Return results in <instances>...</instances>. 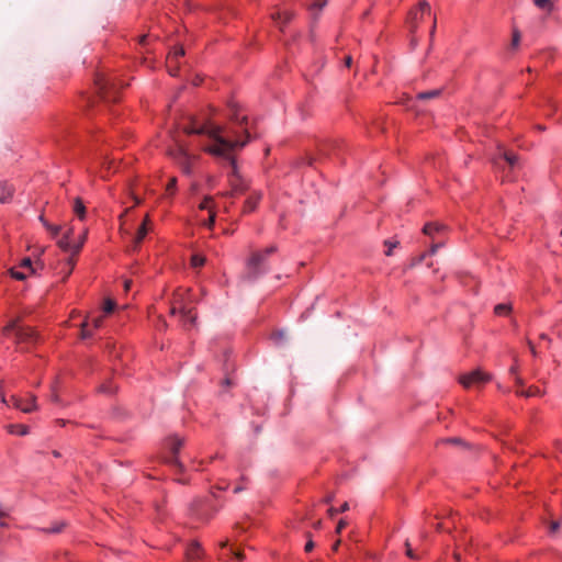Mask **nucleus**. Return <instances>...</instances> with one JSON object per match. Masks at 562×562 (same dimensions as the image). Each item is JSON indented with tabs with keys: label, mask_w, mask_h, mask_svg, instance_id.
Here are the masks:
<instances>
[{
	"label": "nucleus",
	"mask_w": 562,
	"mask_h": 562,
	"mask_svg": "<svg viewBox=\"0 0 562 562\" xmlns=\"http://www.w3.org/2000/svg\"><path fill=\"white\" fill-rule=\"evenodd\" d=\"M100 391L110 394L116 391V386L103 384L101 385Z\"/></svg>",
	"instance_id": "nucleus-42"
},
{
	"label": "nucleus",
	"mask_w": 562,
	"mask_h": 562,
	"mask_svg": "<svg viewBox=\"0 0 562 562\" xmlns=\"http://www.w3.org/2000/svg\"><path fill=\"white\" fill-rule=\"evenodd\" d=\"M40 221L43 223V225L46 227V229L55 237L58 235L60 231V226L58 225H52L49 224L43 215L40 216Z\"/></svg>",
	"instance_id": "nucleus-23"
},
{
	"label": "nucleus",
	"mask_w": 562,
	"mask_h": 562,
	"mask_svg": "<svg viewBox=\"0 0 562 562\" xmlns=\"http://www.w3.org/2000/svg\"><path fill=\"white\" fill-rule=\"evenodd\" d=\"M535 4L543 10H547L548 12H551L553 9V3L551 0H535Z\"/></svg>",
	"instance_id": "nucleus-26"
},
{
	"label": "nucleus",
	"mask_w": 562,
	"mask_h": 562,
	"mask_svg": "<svg viewBox=\"0 0 562 562\" xmlns=\"http://www.w3.org/2000/svg\"><path fill=\"white\" fill-rule=\"evenodd\" d=\"M442 246H443V241L432 243L430 250H429V255H435L437 252V250L439 248H441Z\"/></svg>",
	"instance_id": "nucleus-41"
},
{
	"label": "nucleus",
	"mask_w": 562,
	"mask_h": 562,
	"mask_svg": "<svg viewBox=\"0 0 562 562\" xmlns=\"http://www.w3.org/2000/svg\"><path fill=\"white\" fill-rule=\"evenodd\" d=\"M347 526V521L341 519L339 520L338 525H337V528H336V532L337 533H340L341 530Z\"/></svg>",
	"instance_id": "nucleus-50"
},
{
	"label": "nucleus",
	"mask_w": 562,
	"mask_h": 562,
	"mask_svg": "<svg viewBox=\"0 0 562 562\" xmlns=\"http://www.w3.org/2000/svg\"><path fill=\"white\" fill-rule=\"evenodd\" d=\"M186 557L189 562L200 559L202 557V549L200 547V543L194 541L192 542L186 551Z\"/></svg>",
	"instance_id": "nucleus-15"
},
{
	"label": "nucleus",
	"mask_w": 562,
	"mask_h": 562,
	"mask_svg": "<svg viewBox=\"0 0 562 562\" xmlns=\"http://www.w3.org/2000/svg\"><path fill=\"white\" fill-rule=\"evenodd\" d=\"M21 267L29 268L33 272L32 260L30 258H24L21 262Z\"/></svg>",
	"instance_id": "nucleus-46"
},
{
	"label": "nucleus",
	"mask_w": 562,
	"mask_h": 562,
	"mask_svg": "<svg viewBox=\"0 0 562 562\" xmlns=\"http://www.w3.org/2000/svg\"><path fill=\"white\" fill-rule=\"evenodd\" d=\"M131 284H132V281H131V280H126V281L124 282V290H125V291H128V290H130V288H131Z\"/></svg>",
	"instance_id": "nucleus-61"
},
{
	"label": "nucleus",
	"mask_w": 562,
	"mask_h": 562,
	"mask_svg": "<svg viewBox=\"0 0 562 562\" xmlns=\"http://www.w3.org/2000/svg\"><path fill=\"white\" fill-rule=\"evenodd\" d=\"M439 94H440V90H431V91L418 93L417 98L419 100H428V99L437 98Z\"/></svg>",
	"instance_id": "nucleus-29"
},
{
	"label": "nucleus",
	"mask_w": 562,
	"mask_h": 562,
	"mask_svg": "<svg viewBox=\"0 0 562 562\" xmlns=\"http://www.w3.org/2000/svg\"><path fill=\"white\" fill-rule=\"evenodd\" d=\"M169 155L181 168L183 173H192V164L198 159L195 155L190 154L188 149L182 145H178L177 148L170 150Z\"/></svg>",
	"instance_id": "nucleus-6"
},
{
	"label": "nucleus",
	"mask_w": 562,
	"mask_h": 562,
	"mask_svg": "<svg viewBox=\"0 0 562 562\" xmlns=\"http://www.w3.org/2000/svg\"><path fill=\"white\" fill-rule=\"evenodd\" d=\"M115 308V302L111 299H106L104 301L103 310L105 313H112Z\"/></svg>",
	"instance_id": "nucleus-34"
},
{
	"label": "nucleus",
	"mask_w": 562,
	"mask_h": 562,
	"mask_svg": "<svg viewBox=\"0 0 562 562\" xmlns=\"http://www.w3.org/2000/svg\"><path fill=\"white\" fill-rule=\"evenodd\" d=\"M206 261V258L202 255H193L191 257V265L194 267V268H198V267H202Z\"/></svg>",
	"instance_id": "nucleus-30"
},
{
	"label": "nucleus",
	"mask_w": 562,
	"mask_h": 562,
	"mask_svg": "<svg viewBox=\"0 0 562 562\" xmlns=\"http://www.w3.org/2000/svg\"><path fill=\"white\" fill-rule=\"evenodd\" d=\"M85 239H86V233L81 236V238H79V241L77 244H74V255H77L80 251V249L85 243Z\"/></svg>",
	"instance_id": "nucleus-36"
},
{
	"label": "nucleus",
	"mask_w": 562,
	"mask_h": 562,
	"mask_svg": "<svg viewBox=\"0 0 562 562\" xmlns=\"http://www.w3.org/2000/svg\"><path fill=\"white\" fill-rule=\"evenodd\" d=\"M516 394L525 397L540 396L541 390L538 386H529L527 390H516Z\"/></svg>",
	"instance_id": "nucleus-20"
},
{
	"label": "nucleus",
	"mask_w": 562,
	"mask_h": 562,
	"mask_svg": "<svg viewBox=\"0 0 562 562\" xmlns=\"http://www.w3.org/2000/svg\"><path fill=\"white\" fill-rule=\"evenodd\" d=\"M11 276L16 280H24L26 276L23 272L11 269Z\"/></svg>",
	"instance_id": "nucleus-44"
},
{
	"label": "nucleus",
	"mask_w": 562,
	"mask_h": 562,
	"mask_svg": "<svg viewBox=\"0 0 562 562\" xmlns=\"http://www.w3.org/2000/svg\"><path fill=\"white\" fill-rule=\"evenodd\" d=\"M405 547H406V555L413 560L417 559V555L414 553L413 549L411 548L408 540L405 542Z\"/></svg>",
	"instance_id": "nucleus-40"
},
{
	"label": "nucleus",
	"mask_w": 562,
	"mask_h": 562,
	"mask_svg": "<svg viewBox=\"0 0 562 562\" xmlns=\"http://www.w3.org/2000/svg\"><path fill=\"white\" fill-rule=\"evenodd\" d=\"M177 313H179V306L175 305V304L171 302L170 314H171V315H176Z\"/></svg>",
	"instance_id": "nucleus-55"
},
{
	"label": "nucleus",
	"mask_w": 562,
	"mask_h": 562,
	"mask_svg": "<svg viewBox=\"0 0 562 562\" xmlns=\"http://www.w3.org/2000/svg\"><path fill=\"white\" fill-rule=\"evenodd\" d=\"M229 114L232 125L222 126L211 122L200 124L195 119L190 125L183 127L188 135H206L212 144L203 146V150L220 158H234L233 153L241 149L249 140L247 116L239 117L235 106Z\"/></svg>",
	"instance_id": "nucleus-1"
},
{
	"label": "nucleus",
	"mask_w": 562,
	"mask_h": 562,
	"mask_svg": "<svg viewBox=\"0 0 562 562\" xmlns=\"http://www.w3.org/2000/svg\"><path fill=\"white\" fill-rule=\"evenodd\" d=\"M150 223V220H149V215L147 214L143 221V223L140 224V226L138 227L137 229V233H136V236L134 238V247L137 248L140 243L143 241V239L145 238V236L147 235L148 233V224Z\"/></svg>",
	"instance_id": "nucleus-14"
},
{
	"label": "nucleus",
	"mask_w": 562,
	"mask_h": 562,
	"mask_svg": "<svg viewBox=\"0 0 562 562\" xmlns=\"http://www.w3.org/2000/svg\"><path fill=\"white\" fill-rule=\"evenodd\" d=\"M175 305L179 306V314L187 315L190 314L189 303L192 302L190 291L189 290H177L173 293V297L171 301Z\"/></svg>",
	"instance_id": "nucleus-9"
},
{
	"label": "nucleus",
	"mask_w": 562,
	"mask_h": 562,
	"mask_svg": "<svg viewBox=\"0 0 562 562\" xmlns=\"http://www.w3.org/2000/svg\"><path fill=\"white\" fill-rule=\"evenodd\" d=\"M348 509H349V504H348L347 502H345V503L341 505V507H340V508H337V509H336V508H334V507H330V508L328 509V515H329L330 517H334L338 512L344 513V512H347Z\"/></svg>",
	"instance_id": "nucleus-33"
},
{
	"label": "nucleus",
	"mask_w": 562,
	"mask_h": 562,
	"mask_svg": "<svg viewBox=\"0 0 562 562\" xmlns=\"http://www.w3.org/2000/svg\"><path fill=\"white\" fill-rule=\"evenodd\" d=\"M103 317L99 316L92 319V325L94 328H99L102 325Z\"/></svg>",
	"instance_id": "nucleus-48"
},
{
	"label": "nucleus",
	"mask_w": 562,
	"mask_h": 562,
	"mask_svg": "<svg viewBox=\"0 0 562 562\" xmlns=\"http://www.w3.org/2000/svg\"><path fill=\"white\" fill-rule=\"evenodd\" d=\"M196 319V315L192 313V308H190V314L181 315V321L183 322V325L187 324L194 325Z\"/></svg>",
	"instance_id": "nucleus-32"
},
{
	"label": "nucleus",
	"mask_w": 562,
	"mask_h": 562,
	"mask_svg": "<svg viewBox=\"0 0 562 562\" xmlns=\"http://www.w3.org/2000/svg\"><path fill=\"white\" fill-rule=\"evenodd\" d=\"M502 157L508 164L510 169H515L516 167L519 166V157L516 154L509 153V151H504L502 154Z\"/></svg>",
	"instance_id": "nucleus-19"
},
{
	"label": "nucleus",
	"mask_w": 562,
	"mask_h": 562,
	"mask_svg": "<svg viewBox=\"0 0 562 562\" xmlns=\"http://www.w3.org/2000/svg\"><path fill=\"white\" fill-rule=\"evenodd\" d=\"M184 55V49L182 47H176L168 56L167 63L177 61L179 57Z\"/></svg>",
	"instance_id": "nucleus-24"
},
{
	"label": "nucleus",
	"mask_w": 562,
	"mask_h": 562,
	"mask_svg": "<svg viewBox=\"0 0 562 562\" xmlns=\"http://www.w3.org/2000/svg\"><path fill=\"white\" fill-rule=\"evenodd\" d=\"M5 517H8V512L3 510L0 507V528H7L8 527V524L4 520Z\"/></svg>",
	"instance_id": "nucleus-37"
},
{
	"label": "nucleus",
	"mask_w": 562,
	"mask_h": 562,
	"mask_svg": "<svg viewBox=\"0 0 562 562\" xmlns=\"http://www.w3.org/2000/svg\"><path fill=\"white\" fill-rule=\"evenodd\" d=\"M509 373L510 374H517V367L516 366H513L510 369H509Z\"/></svg>",
	"instance_id": "nucleus-63"
},
{
	"label": "nucleus",
	"mask_w": 562,
	"mask_h": 562,
	"mask_svg": "<svg viewBox=\"0 0 562 562\" xmlns=\"http://www.w3.org/2000/svg\"><path fill=\"white\" fill-rule=\"evenodd\" d=\"M223 385L229 386L232 384L231 380L228 378L224 379L222 382Z\"/></svg>",
	"instance_id": "nucleus-62"
},
{
	"label": "nucleus",
	"mask_w": 562,
	"mask_h": 562,
	"mask_svg": "<svg viewBox=\"0 0 562 562\" xmlns=\"http://www.w3.org/2000/svg\"><path fill=\"white\" fill-rule=\"evenodd\" d=\"M520 40H521L520 32L517 29H514L513 36H512V42H510V48L512 49H516L519 46V44H520Z\"/></svg>",
	"instance_id": "nucleus-27"
},
{
	"label": "nucleus",
	"mask_w": 562,
	"mask_h": 562,
	"mask_svg": "<svg viewBox=\"0 0 562 562\" xmlns=\"http://www.w3.org/2000/svg\"><path fill=\"white\" fill-rule=\"evenodd\" d=\"M285 337V334L283 331H277L273 334V339L277 341V342H280L281 340H283Z\"/></svg>",
	"instance_id": "nucleus-47"
},
{
	"label": "nucleus",
	"mask_w": 562,
	"mask_h": 562,
	"mask_svg": "<svg viewBox=\"0 0 562 562\" xmlns=\"http://www.w3.org/2000/svg\"><path fill=\"white\" fill-rule=\"evenodd\" d=\"M64 526V522H55L49 529H47V532L58 533L63 530Z\"/></svg>",
	"instance_id": "nucleus-35"
},
{
	"label": "nucleus",
	"mask_w": 562,
	"mask_h": 562,
	"mask_svg": "<svg viewBox=\"0 0 562 562\" xmlns=\"http://www.w3.org/2000/svg\"><path fill=\"white\" fill-rule=\"evenodd\" d=\"M11 402L14 407L21 409L24 413H31L37 409L36 396L33 394H30V403L32 404L31 406H23V400L16 396H12Z\"/></svg>",
	"instance_id": "nucleus-11"
},
{
	"label": "nucleus",
	"mask_w": 562,
	"mask_h": 562,
	"mask_svg": "<svg viewBox=\"0 0 562 562\" xmlns=\"http://www.w3.org/2000/svg\"><path fill=\"white\" fill-rule=\"evenodd\" d=\"M215 223V213L213 211L210 212V217L204 222V225L209 228H212Z\"/></svg>",
	"instance_id": "nucleus-38"
},
{
	"label": "nucleus",
	"mask_w": 562,
	"mask_h": 562,
	"mask_svg": "<svg viewBox=\"0 0 562 562\" xmlns=\"http://www.w3.org/2000/svg\"><path fill=\"white\" fill-rule=\"evenodd\" d=\"M13 189L5 182H0V202L5 203L12 196Z\"/></svg>",
	"instance_id": "nucleus-18"
},
{
	"label": "nucleus",
	"mask_w": 562,
	"mask_h": 562,
	"mask_svg": "<svg viewBox=\"0 0 562 562\" xmlns=\"http://www.w3.org/2000/svg\"><path fill=\"white\" fill-rule=\"evenodd\" d=\"M313 548H314V542H313L312 540H308V541L306 542V544H305V548H304V549H305V551H306V552H310V551H312V550H313Z\"/></svg>",
	"instance_id": "nucleus-53"
},
{
	"label": "nucleus",
	"mask_w": 562,
	"mask_h": 562,
	"mask_svg": "<svg viewBox=\"0 0 562 562\" xmlns=\"http://www.w3.org/2000/svg\"><path fill=\"white\" fill-rule=\"evenodd\" d=\"M72 209H74L75 214L80 220L85 218V216H86V206H85V204H83L81 199H79V198L75 199Z\"/></svg>",
	"instance_id": "nucleus-21"
},
{
	"label": "nucleus",
	"mask_w": 562,
	"mask_h": 562,
	"mask_svg": "<svg viewBox=\"0 0 562 562\" xmlns=\"http://www.w3.org/2000/svg\"><path fill=\"white\" fill-rule=\"evenodd\" d=\"M294 16V13L291 11L278 12L277 14H272V19L278 22L280 27L282 25L290 22Z\"/></svg>",
	"instance_id": "nucleus-17"
},
{
	"label": "nucleus",
	"mask_w": 562,
	"mask_h": 562,
	"mask_svg": "<svg viewBox=\"0 0 562 562\" xmlns=\"http://www.w3.org/2000/svg\"><path fill=\"white\" fill-rule=\"evenodd\" d=\"M58 246L64 251L71 252L74 255V244H71L70 239H68V235H64V237L58 240Z\"/></svg>",
	"instance_id": "nucleus-22"
},
{
	"label": "nucleus",
	"mask_w": 562,
	"mask_h": 562,
	"mask_svg": "<svg viewBox=\"0 0 562 562\" xmlns=\"http://www.w3.org/2000/svg\"><path fill=\"white\" fill-rule=\"evenodd\" d=\"M438 447L441 449V453L448 454H481L484 452L481 446L472 445L458 437L443 439Z\"/></svg>",
	"instance_id": "nucleus-3"
},
{
	"label": "nucleus",
	"mask_w": 562,
	"mask_h": 562,
	"mask_svg": "<svg viewBox=\"0 0 562 562\" xmlns=\"http://www.w3.org/2000/svg\"><path fill=\"white\" fill-rule=\"evenodd\" d=\"M419 7H420V10H422L423 12H428V13H430V5H429V3H428V2L423 1V2H420V3H419Z\"/></svg>",
	"instance_id": "nucleus-49"
},
{
	"label": "nucleus",
	"mask_w": 562,
	"mask_h": 562,
	"mask_svg": "<svg viewBox=\"0 0 562 562\" xmlns=\"http://www.w3.org/2000/svg\"><path fill=\"white\" fill-rule=\"evenodd\" d=\"M228 161L231 167V171L228 173V183L231 187V191L223 192L222 196H234L235 194H240L246 192L249 189L248 181L240 175L235 157L234 158H225Z\"/></svg>",
	"instance_id": "nucleus-4"
},
{
	"label": "nucleus",
	"mask_w": 562,
	"mask_h": 562,
	"mask_svg": "<svg viewBox=\"0 0 562 562\" xmlns=\"http://www.w3.org/2000/svg\"><path fill=\"white\" fill-rule=\"evenodd\" d=\"M426 257V254H422L419 257L413 259L412 266L419 265Z\"/></svg>",
	"instance_id": "nucleus-52"
},
{
	"label": "nucleus",
	"mask_w": 562,
	"mask_h": 562,
	"mask_svg": "<svg viewBox=\"0 0 562 562\" xmlns=\"http://www.w3.org/2000/svg\"><path fill=\"white\" fill-rule=\"evenodd\" d=\"M384 244H385V246H387V250L385 251V255L391 256L392 250H393V248H395L397 246V243H391L389 240H385Z\"/></svg>",
	"instance_id": "nucleus-43"
},
{
	"label": "nucleus",
	"mask_w": 562,
	"mask_h": 562,
	"mask_svg": "<svg viewBox=\"0 0 562 562\" xmlns=\"http://www.w3.org/2000/svg\"><path fill=\"white\" fill-rule=\"evenodd\" d=\"M488 381H491V375L481 370H474L459 378V382L465 389H470L472 386L480 387L483 384L487 383Z\"/></svg>",
	"instance_id": "nucleus-7"
},
{
	"label": "nucleus",
	"mask_w": 562,
	"mask_h": 562,
	"mask_svg": "<svg viewBox=\"0 0 562 562\" xmlns=\"http://www.w3.org/2000/svg\"><path fill=\"white\" fill-rule=\"evenodd\" d=\"M168 67H169V72H170L172 76H176V71H177V67H176V65L173 66V63H168Z\"/></svg>",
	"instance_id": "nucleus-54"
},
{
	"label": "nucleus",
	"mask_w": 562,
	"mask_h": 562,
	"mask_svg": "<svg viewBox=\"0 0 562 562\" xmlns=\"http://www.w3.org/2000/svg\"><path fill=\"white\" fill-rule=\"evenodd\" d=\"M166 460V464L170 468V470L175 473V474H181L183 473L188 465L184 464L181 459H165Z\"/></svg>",
	"instance_id": "nucleus-16"
},
{
	"label": "nucleus",
	"mask_w": 562,
	"mask_h": 562,
	"mask_svg": "<svg viewBox=\"0 0 562 562\" xmlns=\"http://www.w3.org/2000/svg\"><path fill=\"white\" fill-rule=\"evenodd\" d=\"M232 553L238 559V560H241L244 558V554L243 552L240 551H235V550H232Z\"/></svg>",
	"instance_id": "nucleus-57"
},
{
	"label": "nucleus",
	"mask_w": 562,
	"mask_h": 562,
	"mask_svg": "<svg viewBox=\"0 0 562 562\" xmlns=\"http://www.w3.org/2000/svg\"><path fill=\"white\" fill-rule=\"evenodd\" d=\"M446 229H447V227L443 224L427 223V224H425V226L423 228V233L434 239L436 237V235L443 233Z\"/></svg>",
	"instance_id": "nucleus-13"
},
{
	"label": "nucleus",
	"mask_w": 562,
	"mask_h": 562,
	"mask_svg": "<svg viewBox=\"0 0 562 562\" xmlns=\"http://www.w3.org/2000/svg\"><path fill=\"white\" fill-rule=\"evenodd\" d=\"M324 4H325V1H323V2H322V1H317V2H315V3L313 4V7H317V8H319V9H321Z\"/></svg>",
	"instance_id": "nucleus-64"
},
{
	"label": "nucleus",
	"mask_w": 562,
	"mask_h": 562,
	"mask_svg": "<svg viewBox=\"0 0 562 562\" xmlns=\"http://www.w3.org/2000/svg\"><path fill=\"white\" fill-rule=\"evenodd\" d=\"M213 201L211 196H205L204 200L200 204L201 210H207L210 209V203Z\"/></svg>",
	"instance_id": "nucleus-39"
},
{
	"label": "nucleus",
	"mask_w": 562,
	"mask_h": 562,
	"mask_svg": "<svg viewBox=\"0 0 562 562\" xmlns=\"http://www.w3.org/2000/svg\"><path fill=\"white\" fill-rule=\"evenodd\" d=\"M68 265L70 266L69 271L67 272V276H69L72 271V268L75 266V260L72 258L69 259Z\"/></svg>",
	"instance_id": "nucleus-60"
},
{
	"label": "nucleus",
	"mask_w": 562,
	"mask_h": 562,
	"mask_svg": "<svg viewBox=\"0 0 562 562\" xmlns=\"http://www.w3.org/2000/svg\"><path fill=\"white\" fill-rule=\"evenodd\" d=\"M183 446V440L178 436H170L165 440V447L172 454H178L181 452V448Z\"/></svg>",
	"instance_id": "nucleus-12"
},
{
	"label": "nucleus",
	"mask_w": 562,
	"mask_h": 562,
	"mask_svg": "<svg viewBox=\"0 0 562 562\" xmlns=\"http://www.w3.org/2000/svg\"><path fill=\"white\" fill-rule=\"evenodd\" d=\"M512 310V306L509 304H505V303H501V304H497L495 307H494V312L496 315H506L510 312Z\"/></svg>",
	"instance_id": "nucleus-25"
},
{
	"label": "nucleus",
	"mask_w": 562,
	"mask_h": 562,
	"mask_svg": "<svg viewBox=\"0 0 562 562\" xmlns=\"http://www.w3.org/2000/svg\"><path fill=\"white\" fill-rule=\"evenodd\" d=\"M95 86L98 89V92L104 100H115L114 97H112V92L116 91L117 83L116 81L109 79L104 77L103 75H99L95 79Z\"/></svg>",
	"instance_id": "nucleus-8"
},
{
	"label": "nucleus",
	"mask_w": 562,
	"mask_h": 562,
	"mask_svg": "<svg viewBox=\"0 0 562 562\" xmlns=\"http://www.w3.org/2000/svg\"><path fill=\"white\" fill-rule=\"evenodd\" d=\"M11 331L14 333L15 344L21 350H29V348L35 345L40 339L38 335L32 328L20 326L18 321L10 322L2 329L3 335H9Z\"/></svg>",
	"instance_id": "nucleus-2"
},
{
	"label": "nucleus",
	"mask_w": 562,
	"mask_h": 562,
	"mask_svg": "<svg viewBox=\"0 0 562 562\" xmlns=\"http://www.w3.org/2000/svg\"><path fill=\"white\" fill-rule=\"evenodd\" d=\"M176 190H177V178L172 177V178H170V180L166 187V194L173 195L176 193Z\"/></svg>",
	"instance_id": "nucleus-31"
},
{
	"label": "nucleus",
	"mask_w": 562,
	"mask_h": 562,
	"mask_svg": "<svg viewBox=\"0 0 562 562\" xmlns=\"http://www.w3.org/2000/svg\"><path fill=\"white\" fill-rule=\"evenodd\" d=\"M515 381L518 386L517 390H522L521 387L524 386V381L519 376H516Z\"/></svg>",
	"instance_id": "nucleus-56"
},
{
	"label": "nucleus",
	"mask_w": 562,
	"mask_h": 562,
	"mask_svg": "<svg viewBox=\"0 0 562 562\" xmlns=\"http://www.w3.org/2000/svg\"><path fill=\"white\" fill-rule=\"evenodd\" d=\"M345 65L347 67H350L352 65V57L351 56H346L345 58Z\"/></svg>",
	"instance_id": "nucleus-58"
},
{
	"label": "nucleus",
	"mask_w": 562,
	"mask_h": 562,
	"mask_svg": "<svg viewBox=\"0 0 562 562\" xmlns=\"http://www.w3.org/2000/svg\"><path fill=\"white\" fill-rule=\"evenodd\" d=\"M276 251L274 246H269L262 251H254L247 261L246 277L250 280L258 278L265 272L266 258Z\"/></svg>",
	"instance_id": "nucleus-5"
},
{
	"label": "nucleus",
	"mask_w": 562,
	"mask_h": 562,
	"mask_svg": "<svg viewBox=\"0 0 562 562\" xmlns=\"http://www.w3.org/2000/svg\"><path fill=\"white\" fill-rule=\"evenodd\" d=\"M528 346L530 348L531 353L536 357L537 356V351H536V348H535L533 344L530 340L528 341Z\"/></svg>",
	"instance_id": "nucleus-59"
},
{
	"label": "nucleus",
	"mask_w": 562,
	"mask_h": 562,
	"mask_svg": "<svg viewBox=\"0 0 562 562\" xmlns=\"http://www.w3.org/2000/svg\"><path fill=\"white\" fill-rule=\"evenodd\" d=\"M8 430L11 434L14 435H25L26 434V427L24 425H9Z\"/></svg>",
	"instance_id": "nucleus-28"
},
{
	"label": "nucleus",
	"mask_w": 562,
	"mask_h": 562,
	"mask_svg": "<svg viewBox=\"0 0 562 562\" xmlns=\"http://www.w3.org/2000/svg\"><path fill=\"white\" fill-rule=\"evenodd\" d=\"M559 528H560V521L559 520L551 522V525H550V531L551 532L558 531Z\"/></svg>",
	"instance_id": "nucleus-51"
},
{
	"label": "nucleus",
	"mask_w": 562,
	"mask_h": 562,
	"mask_svg": "<svg viewBox=\"0 0 562 562\" xmlns=\"http://www.w3.org/2000/svg\"><path fill=\"white\" fill-rule=\"evenodd\" d=\"M262 199V193L260 191H254L246 199L243 207V213L247 214L250 212H254L260 200Z\"/></svg>",
	"instance_id": "nucleus-10"
},
{
	"label": "nucleus",
	"mask_w": 562,
	"mask_h": 562,
	"mask_svg": "<svg viewBox=\"0 0 562 562\" xmlns=\"http://www.w3.org/2000/svg\"><path fill=\"white\" fill-rule=\"evenodd\" d=\"M87 326H88V323H87V322H85V323L82 324V328H81V337H82V338H88V337H90V336H91V333L87 329Z\"/></svg>",
	"instance_id": "nucleus-45"
}]
</instances>
